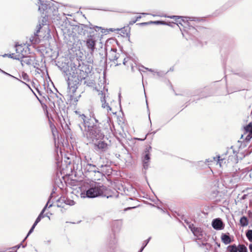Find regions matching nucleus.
Returning a JSON list of instances; mask_svg holds the SVG:
<instances>
[{
    "instance_id": "obj_56",
    "label": "nucleus",
    "mask_w": 252,
    "mask_h": 252,
    "mask_svg": "<svg viewBox=\"0 0 252 252\" xmlns=\"http://www.w3.org/2000/svg\"><path fill=\"white\" fill-rule=\"evenodd\" d=\"M141 16H138L137 17H136V19H135V21H137L138 20H139L140 19H141Z\"/></svg>"
},
{
    "instance_id": "obj_57",
    "label": "nucleus",
    "mask_w": 252,
    "mask_h": 252,
    "mask_svg": "<svg viewBox=\"0 0 252 252\" xmlns=\"http://www.w3.org/2000/svg\"><path fill=\"white\" fill-rule=\"evenodd\" d=\"M45 217H47L49 220H50V216H48V213H47L46 214H45Z\"/></svg>"
},
{
    "instance_id": "obj_51",
    "label": "nucleus",
    "mask_w": 252,
    "mask_h": 252,
    "mask_svg": "<svg viewBox=\"0 0 252 252\" xmlns=\"http://www.w3.org/2000/svg\"><path fill=\"white\" fill-rule=\"evenodd\" d=\"M41 220V219L39 217H37V218L36 219V220H35V222H36L37 223H38V222H40Z\"/></svg>"
},
{
    "instance_id": "obj_18",
    "label": "nucleus",
    "mask_w": 252,
    "mask_h": 252,
    "mask_svg": "<svg viewBox=\"0 0 252 252\" xmlns=\"http://www.w3.org/2000/svg\"><path fill=\"white\" fill-rule=\"evenodd\" d=\"M40 29H41V25H39V27L38 28L36 32H34V36H32L30 38V41L32 42V43L36 44L38 42L39 39L38 38V33L40 31Z\"/></svg>"
},
{
    "instance_id": "obj_40",
    "label": "nucleus",
    "mask_w": 252,
    "mask_h": 252,
    "mask_svg": "<svg viewBox=\"0 0 252 252\" xmlns=\"http://www.w3.org/2000/svg\"><path fill=\"white\" fill-rule=\"evenodd\" d=\"M0 72H1V73H3V74H4L6 75H7V76H9V77H11L14 78H15V79H16V77H15L13 76V75H12L10 74H9V73H8L6 72L5 71H4V70H2V69H0Z\"/></svg>"
},
{
    "instance_id": "obj_28",
    "label": "nucleus",
    "mask_w": 252,
    "mask_h": 252,
    "mask_svg": "<svg viewBox=\"0 0 252 252\" xmlns=\"http://www.w3.org/2000/svg\"><path fill=\"white\" fill-rule=\"evenodd\" d=\"M3 57H8L10 58L13 59L17 60H18V59H19V58H20L19 55H15V54H14V53L5 54L4 55H3Z\"/></svg>"
},
{
    "instance_id": "obj_11",
    "label": "nucleus",
    "mask_w": 252,
    "mask_h": 252,
    "mask_svg": "<svg viewBox=\"0 0 252 252\" xmlns=\"http://www.w3.org/2000/svg\"><path fill=\"white\" fill-rule=\"evenodd\" d=\"M120 54L119 53L117 52V49H111V51L109 53V59L110 61H112L116 63V66H118L121 64V63H116L117 62L118 59L120 57Z\"/></svg>"
},
{
    "instance_id": "obj_10",
    "label": "nucleus",
    "mask_w": 252,
    "mask_h": 252,
    "mask_svg": "<svg viewBox=\"0 0 252 252\" xmlns=\"http://www.w3.org/2000/svg\"><path fill=\"white\" fill-rule=\"evenodd\" d=\"M189 228L197 239L200 240L202 239L203 230L201 228L195 227L193 224H189Z\"/></svg>"
},
{
    "instance_id": "obj_43",
    "label": "nucleus",
    "mask_w": 252,
    "mask_h": 252,
    "mask_svg": "<svg viewBox=\"0 0 252 252\" xmlns=\"http://www.w3.org/2000/svg\"><path fill=\"white\" fill-rule=\"evenodd\" d=\"M202 245L205 246L206 247L207 250L210 249L212 247V245L210 244L207 243H202Z\"/></svg>"
},
{
    "instance_id": "obj_36",
    "label": "nucleus",
    "mask_w": 252,
    "mask_h": 252,
    "mask_svg": "<svg viewBox=\"0 0 252 252\" xmlns=\"http://www.w3.org/2000/svg\"><path fill=\"white\" fill-rule=\"evenodd\" d=\"M151 24H156V25H166V24L162 21H150Z\"/></svg>"
},
{
    "instance_id": "obj_62",
    "label": "nucleus",
    "mask_w": 252,
    "mask_h": 252,
    "mask_svg": "<svg viewBox=\"0 0 252 252\" xmlns=\"http://www.w3.org/2000/svg\"><path fill=\"white\" fill-rule=\"evenodd\" d=\"M119 102L121 103V94L120 93L119 94Z\"/></svg>"
},
{
    "instance_id": "obj_54",
    "label": "nucleus",
    "mask_w": 252,
    "mask_h": 252,
    "mask_svg": "<svg viewBox=\"0 0 252 252\" xmlns=\"http://www.w3.org/2000/svg\"><path fill=\"white\" fill-rule=\"evenodd\" d=\"M38 223H37L36 222H35L33 223V225H32V228H35V227L36 226V225Z\"/></svg>"
},
{
    "instance_id": "obj_48",
    "label": "nucleus",
    "mask_w": 252,
    "mask_h": 252,
    "mask_svg": "<svg viewBox=\"0 0 252 252\" xmlns=\"http://www.w3.org/2000/svg\"><path fill=\"white\" fill-rule=\"evenodd\" d=\"M216 244L217 246V248H215L214 252H219L218 250V248L220 247V243H218V242H216Z\"/></svg>"
},
{
    "instance_id": "obj_31",
    "label": "nucleus",
    "mask_w": 252,
    "mask_h": 252,
    "mask_svg": "<svg viewBox=\"0 0 252 252\" xmlns=\"http://www.w3.org/2000/svg\"><path fill=\"white\" fill-rule=\"evenodd\" d=\"M223 156V155H222L221 157L220 155L217 156L216 157L214 158V160H216L217 159L218 160V163H219L220 165L221 166V163L223 161V160L225 159L224 158H222Z\"/></svg>"
},
{
    "instance_id": "obj_47",
    "label": "nucleus",
    "mask_w": 252,
    "mask_h": 252,
    "mask_svg": "<svg viewBox=\"0 0 252 252\" xmlns=\"http://www.w3.org/2000/svg\"><path fill=\"white\" fill-rule=\"evenodd\" d=\"M16 79L18 80V81H19L21 83H22L24 84L25 85H26L28 87V88H29L30 89H31L33 92V91L32 90V89L31 88V87H30V85L29 84H27L26 83L23 82V81H22V80H21L20 79H19L17 78H16Z\"/></svg>"
},
{
    "instance_id": "obj_59",
    "label": "nucleus",
    "mask_w": 252,
    "mask_h": 252,
    "mask_svg": "<svg viewBox=\"0 0 252 252\" xmlns=\"http://www.w3.org/2000/svg\"><path fill=\"white\" fill-rule=\"evenodd\" d=\"M250 133H249L248 135L247 136V137H246V139L247 140H250V139H249V138H250Z\"/></svg>"
},
{
    "instance_id": "obj_53",
    "label": "nucleus",
    "mask_w": 252,
    "mask_h": 252,
    "mask_svg": "<svg viewBox=\"0 0 252 252\" xmlns=\"http://www.w3.org/2000/svg\"><path fill=\"white\" fill-rule=\"evenodd\" d=\"M249 248L251 252H252V243L249 245Z\"/></svg>"
},
{
    "instance_id": "obj_3",
    "label": "nucleus",
    "mask_w": 252,
    "mask_h": 252,
    "mask_svg": "<svg viewBox=\"0 0 252 252\" xmlns=\"http://www.w3.org/2000/svg\"><path fill=\"white\" fill-rule=\"evenodd\" d=\"M38 10L42 14L43 19L46 21L51 18L57 21L61 20L62 17L58 13L59 3L53 2L52 0H40L38 2Z\"/></svg>"
},
{
    "instance_id": "obj_1",
    "label": "nucleus",
    "mask_w": 252,
    "mask_h": 252,
    "mask_svg": "<svg viewBox=\"0 0 252 252\" xmlns=\"http://www.w3.org/2000/svg\"><path fill=\"white\" fill-rule=\"evenodd\" d=\"M75 113L78 115L76 120L78 121V126L82 131H86V134L84 133L89 142L97 141L98 140H101L104 137V134L101 131L99 124H93L91 125V119H87L86 116L79 114V112L76 111Z\"/></svg>"
},
{
    "instance_id": "obj_19",
    "label": "nucleus",
    "mask_w": 252,
    "mask_h": 252,
    "mask_svg": "<svg viewBox=\"0 0 252 252\" xmlns=\"http://www.w3.org/2000/svg\"><path fill=\"white\" fill-rule=\"evenodd\" d=\"M249 220L247 217L243 216L240 219V225L242 227H245L248 225Z\"/></svg>"
},
{
    "instance_id": "obj_64",
    "label": "nucleus",
    "mask_w": 252,
    "mask_h": 252,
    "mask_svg": "<svg viewBox=\"0 0 252 252\" xmlns=\"http://www.w3.org/2000/svg\"><path fill=\"white\" fill-rule=\"evenodd\" d=\"M94 119L96 123H98V121L97 119H96L95 118H94Z\"/></svg>"
},
{
    "instance_id": "obj_44",
    "label": "nucleus",
    "mask_w": 252,
    "mask_h": 252,
    "mask_svg": "<svg viewBox=\"0 0 252 252\" xmlns=\"http://www.w3.org/2000/svg\"><path fill=\"white\" fill-rule=\"evenodd\" d=\"M137 25H139L140 26H148L151 25L150 21L147 22H143L137 24Z\"/></svg>"
},
{
    "instance_id": "obj_2",
    "label": "nucleus",
    "mask_w": 252,
    "mask_h": 252,
    "mask_svg": "<svg viewBox=\"0 0 252 252\" xmlns=\"http://www.w3.org/2000/svg\"><path fill=\"white\" fill-rule=\"evenodd\" d=\"M63 73L68 85L66 96L68 99L72 101L73 103H76L80 95L76 96V91L82 80L80 78L77 72H76L72 68L70 70L69 69H64Z\"/></svg>"
},
{
    "instance_id": "obj_17",
    "label": "nucleus",
    "mask_w": 252,
    "mask_h": 252,
    "mask_svg": "<svg viewBox=\"0 0 252 252\" xmlns=\"http://www.w3.org/2000/svg\"><path fill=\"white\" fill-rule=\"evenodd\" d=\"M122 226V221L121 220H116L113 221L112 229L114 232L120 231Z\"/></svg>"
},
{
    "instance_id": "obj_33",
    "label": "nucleus",
    "mask_w": 252,
    "mask_h": 252,
    "mask_svg": "<svg viewBox=\"0 0 252 252\" xmlns=\"http://www.w3.org/2000/svg\"><path fill=\"white\" fill-rule=\"evenodd\" d=\"M61 200L64 201L66 204L69 205L70 206H72V205H74V204H75V202L73 200H70L69 199H66L65 200L61 199Z\"/></svg>"
},
{
    "instance_id": "obj_52",
    "label": "nucleus",
    "mask_w": 252,
    "mask_h": 252,
    "mask_svg": "<svg viewBox=\"0 0 252 252\" xmlns=\"http://www.w3.org/2000/svg\"><path fill=\"white\" fill-rule=\"evenodd\" d=\"M145 69L148 70L149 71H150L151 72H154V70H153L151 68H147V67H144Z\"/></svg>"
},
{
    "instance_id": "obj_32",
    "label": "nucleus",
    "mask_w": 252,
    "mask_h": 252,
    "mask_svg": "<svg viewBox=\"0 0 252 252\" xmlns=\"http://www.w3.org/2000/svg\"><path fill=\"white\" fill-rule=\"evenodd\" d=\"M84 84L86 85L87 86L92 87L94 85V83L93 80L90 79H87L86 80L84 81Z\"/></svg>"
},
{
    "instance_id": "obj_46",
    "label": "nucleus",
    "mask_w": 252,
    "mask_h": 252,
    "mask_svg": "<svg viewBox=\"0 0 252 252\" xmlns=\"http://www.w3.org/2000/svg\"><path fill=\"white\" fill-rule=\"evenodd\" d=\"M149 134H150V133H148L145 135V137H144V138H135V139H136L137 140H138V141H144V140L146 139V138H147V136H148Z\"/></svg>"
},
{
    "instance_id": "obj_6",
    "label": "nucleus",
    "mask_w": 252,
    "mask_h": 252,
    "mask_svg": "<svg viewBox=\"0 0 252 252\" xmlns=\"http://www.w3.org/2000/svg\"><path fill=\"white\" fill-rule=\"evenodd\" d=\"M101 30V32L105 33V30L101 27L94 26L89 23L88 25L79 24L75 25L73 28V32L81 35L87 36L88 37H95L94 32Z\"/></svg>"
},
{
    "instance_id": "obj_63",
    "label": "nucleus",
    "mask_w": 252,
    "mask_h": 252,
    "mask_svg": "<svg viewBox=\"0 0 252 252\" xmlns=\"http://www.w3.org/2000/svg\"><path fill=\"white\" fill-rule=\"evenodd\" d=\"M36 91H37V92H38V93L40 95H41V93H40V91L38 89H36Z\"/></svg>"
},
{
    "instance_id": "obj_34",
    "label": "nucleus",
    "mask_w": 252,
    "mask_h": 252,
    "mask_svg": "<svg viewBox=\"0 0 252 252\" xmlns=\"http://www.w3.org/2000/svg\"><path fill=\"white\" fill-rule=\"evenodd\" d=\"M150 239H151V237H149L148 239H147L144 241V242L143 243V246L141 248V249H140V250L138 252H142L143 251L145 247L147 245V244L149 242Z\"/></svg>"
},
{
    "instance_id": "obj_61",
    "label": "nucleus",
    "mask_w": 252,
    "mask_h": 252,
    "mask_svg": "<svg viewBox=\"0 0 252 252\" xmlns=\"http://www.w3.org/2000/svg\"><path fill=\"white\" fill-rule=\"evenodd\" d=\"M116 243V240H113L112 242V243H111L110 244V245H112V244H115Z\"/></svg>"
},
{
    "instance_id": "obj_27",
    "label": "nucleus",
    "mask_w": 252,
    "mask_h": 252,
    "mask_svg": "<svg viewBox=\"0 0 252 252\" xmlns=\"http://www.w3.org/2000/svg\"><path fill=\"white\" fill-rule=\"evenodd\" d=\"M52 193H52L51 194L50 196L48 198V201H47V203L46 204V205H45V206L42 209V211H44V212H45V211H46V210L47 209V208H50L52 207L53 203H51V204L49 205V204L50 203V201L51 200Z\"/></svg>"
},
{
    "instance_id": "obj_26",
    "label": "nucleus",
    "mask_w": 252,
    "mask_h": 252,
    "mask_svg": "<svg viewBox=\"0 0 252 252\" xmlns=\"http://www.w3.org/2000/svg\"><path fill=\"white\" fill-rule=\"evenodd\" d=\"M15 47L17 54H20L26 48L25 46L19 44H15Z\"/></svg>"
},
{
    "instance_id": "obj_8",
    "label": "nucleus",
    "mask_w": 252,
    "mask_h": 252,
    "mask_svg": "<svg viewBox=\"0 0 252 252\" xmlns=\"http://www.w3.org/2000/svg\"><path fill=\"white\" fill-rule=\"evenodd\" d=\"M94 148L96 151L102 153L108 149V145L105 142L100 140L94 144Z\"/></svg>"
},
{
    "instance_id": "obj_37",
    "label": "nucleus",
    "mask_w": 252,
    "mask_h": 252,
    "mask_svg": "<svg viewBox=\"0 0 252 252\" xmlns=\"http://www.w3.org/2000/svg\"><path fill=\"white\" fill-rule=\"evenodd\" d=\"M232 150V152L235 155V156H236V158H238V156H237V154H239V152H237L236 151H235L234 149H233V146H231L230 147V148L229 149H228L226 152L225 153V155H226L227 154V153H228L229 151V150Z\"/></svg>"
},
{
    "instance_id": "obj_22",
    "label": "nucleus",
    "mask_w": 252,
    "mask_h": 252,
    "mask_svg": "<svg viewBox=\"0 0 252 252\" xmlns=\"http://www.w3.org/2000/svg\"><path fill=\"white\" fill-rule=\"evenodd\" d=\"M101 101L102 108H106L108 111L111 110V108L109 106L108 103L106 102L105 96L101 98Z\"/></svg>"
},
{
    "instance_id": "obj_60",
    "label": "nucleus",
    "mask_w": 252,
    "mask_h": 252,
    "mask_svg": "<svg viewBox=\"0 0 252 252\" xmlns=\"http://www.w3.org/2000/svg\"><path fill=\"white\" fill-rule=\"evenodd\" d=\"M131 71L132 72L134 71V66H133V65L132 64L131 65Z\"/></svg>"
},
{
    "instance_id": "obj_49",
    "label": "nucleus",
    "mask_w": 252,
    "mask_h": 252,
    "mask_svg": "<svg viewBox=\"0 0 252 252\" xmlns=\"http://www.w3.org/2000/svg\"><path fill=\"white\" fill-rule=\"evenodd\" d=\"M129 60V58H125L124 60H123V63L126 65V63H127L128 62V61Z\"/></svg>"
},
{
    "instance_id": "obj_50",
    "label": "nucleus",
    "mask_w": 252,
    "mask_h": 252,
    "mask_svg": "<svg viewBox=\"0 0 252 252\" xmlns=\"http://www.w3.org/2000/svg\"><path fill=\"white\" fill-rule=\"evenodd\" d=\"M137 21H135V19L131 20L129 22V25H132L135 24Z\"/></svg>"
},
{
    "instance_id": "obj_45",
    "label": "nucleus",
    "mask_w": 252,
    "mask_h": 252,
    "mask_svg": "<svg viewBox=\"0 0 252 252\" xmlns=\"http://www.w3.org/2000/svg\"><path fill=\"white\" fill-rule=\"evenodd\" d=\"M44 212H45L44 211L42 210L38 217H39L41 219L44 218L45 217V214H44Z\"/></svg>"
},
{
    "instance_id": "obj_16",
    "label": "nucleus",
    "mask_w": 252,
    "mask_h": 252,
    "mask_svg": "<svg viewBox=\"0 0 252 252\" xmlns=\"http://www.w3.org/2000/svg\"><path fill=\"white\" fill-rule=\"evenodd\" d=\"M92 67L87 64H79L78 67L76 68L77 71H84L85 73H91Z\"/></svg>"
},
{
    "instance_id": "obj_12",
    "label": "nucleus",
    "mask_w": 252,
    "mask_h": 252,
    "mask_svg": "<svg viewBox=\"0 0 252 252\" xmlns=\"http://www.w3.org/2000/svg\"><path fill=\"white\" fill-rule=\"evenodd\" d=\"M212 226L213 228L217 230H220L224 228V224L222 220L220 218L214 219L212 221Z\"/></svg>"
},
{
    "instance_id": "obj_55",
    "label": "nucleus",
    "mask_w": 252,
    "mask_h": 252,
    "mask_svg": "<svg viewBox=\"0 0 252 252\" xmlns=\"http://www.w3.org/2000/svg\"><path fill=\"white\" fill-rule=\"evenodd\" d=\"M38 223H37L36 222H35L33 223V225H32V228H35V227L36 226V225Z\"/></svg>"
},
{
    "instance_id": "obj_14",
    "label": "nucleus",
    "mask_w": 252,
    "mask_h": 252,
    "mask_svg": "<svg viewBox=\"0 0 252 252\" xmlns=\"http://www.w3.org/2000/svg\"><path fill=\"white\" fill-rule=\"evenodd\" d=\"M84 167H85V170H86L87 171L89 172H98L100 173L98 170V168H97L95 165L92 164L91 163H90L87 160L86 164L84 165Z\"/></svg>"
},
{
    "instance_id": "obj_9",
    "label": "nucleus",
    "mask_w": 252,
    "mask_h": 252,
    "mask_svg": "<svg viewBox=\"0 0 252 252\" xmlns=\"http://www.w3.org/2000/svg\"><path fill=\"white\" fill-rule=\"evenodd\" d=\"M141 161L143 166V172L146 174V170L149 168L151 162V156L148 154H142Z\"/></svg>"
},
{
    "instance_id": "obj_5",
    "label": "nucleus",
    "mask_w": 252,
    "mask_h": 252,
    "mask_svg": "<svg viewBox=\"0 0 252 252\" xmlns=\"http://www.w3.org/2000/svg\"><path fill=\"white\" fill-rule=\"evenodd\" d=\"M171 19H174L176 22V25L180 28V25L183 27V30L185 32L188 34H191L195 36L198 32L197 30L195 28V25L193 23H191L192 21H198V19L195 17H182L179 16L173 15L168 16Z\"/></svg>"
},
{
    "instance_id": "obj_58",
    "label": "nucleus",
    "mask_w": 252,
    "mask_h": 252,
    "mask_svg": "<svg viewBox=\"0 0 252 252\" xmlns=\"http://www.w3.org/2000/svg\"><path fill=\"white\" fill-rule=\"evenodd\" d=\"M185 222L188 225V226L189 225V224H192L187 220H185Z\"/></svg>"
},
{
    "instance_id": "obj_13",
    "label": "nucleus",
    "mask_w": 252,
    "mask_h": 252,
    "mask_svg": "<svg viewBox=\"0 0 252 252\" xmlns=\"http://www.w3.org/2000/svg\"><path fill=\"white\" fill-rule=\"evenodd\" d=\"M35 59L33 56L29 55L27 57H24L19 61H20L22 65L23 66L25 64L31 65L33 63Z\"/></svg>"
},
{
    "instance_id": "obj_41",
    "label": "nucleus",
    "mask_w": 252,
    "mask_h": 252,
    "mask_svg": "<svg viewBox=\"0 0 252 252\" xmlns=\"http://www.w3.org/2000/svg\"><path fill=\"white\" fill-rule=\"evenodd\" d=\"M22 78L24 80H25L26 81H29V76L26 73H23L22 74Z\"/></svg>"
},
{
    "instance_id": "obj_20",
    "label": "nucleus",
    "mask_w": 252,
    "mask_h": 252,
    "mask_svg": "<svg viewBox=\"0 0 252 252\" xmlns=\"http://www.w3.org/2000/svg\"><path fill=\"white\" fill-rule=\"evenodd\" d=\"M76 72H77V74L79 76L80 78L82 80H85L87 77H88L89 73H85L84 71H77L76 68L74 70Z\"/></svg>"
},
{
    "instance_id": "obj_29",
    "label": "nucleus",
    "mask_w": 252,
    "mask_h": 252,
    "mask_svg": "<svg viewBox=\"0 0 252 252\" xmlns=\"http://www.w3.org/2000/svg\"><path fill=\"white\" fill-rule=\"evenodd\" d=\"M246 235L249 241L252 243V229H248L247 230Z\"/></svg>"
},
{
    "instance_id": "obj_25",
    "label": "nucleus",
    "mask_w": 252,
    "mask_h": 252,
    "mask_svg": "<svg viewBox=\"0 0 252 252\" xmlns=\"http://www.w3.org/2000/svg\"><path fill=\"white\" fill-rule=\"evenodd\" d=\"M245 130L247 132L250 133V138L251 139L252 138V123H250L245 127Z\"/></svg>"
},
{
    "instance_id": "obj_7",
    "label": "nucleus",
    "mask_w": 252,
    "mask_h": 252,
    "mask_svg": "<svg viewBox=\"0 0 252 252\" xmlns=\"http://www.w3.org/2000/svg\"><path fill=\"white\" fill-rule=\"evenodd\" d=\"M84 42L85 43V45L89 52L92 54L96 49V40L95 38L87 37Z\"/></svg>"
},
{
    "instance_id": "obj_30",
    "label": "nucleus",
    "mask_w": 252,
    "mask_h": 252,
    "mask_svg": "<svg viewBox=\"0 0 252 252\" xmlns=\"http://www.w3.org/2000/svg\"><path fill=\"white\" fill-rule=\"evenodd\" d=\"M238 252H248L247 248L243 244H239L238 247Z\"/></svg>"
},
{
    "instance_id": "obj_21",
    "label": "nucleus",
    "mask_w": 252,
    "mask_h": 252,
    "mask_svg": "<svg viewBox=\"0 0 252 252\" xmlns=\"http://www.w3.org/2000/svg\"><path fill=\"white\" fill-rule=\"evenodd\" d=\"M30 53L29 52V49L28 47H26V49H25L23 51L22 53H21L20 54H17V55H19V58L18 59V60H21L22 58H24V57H27L30 54Z\"/></svg>"
},
{
    "instance_id": "obj_24",
    "label": "nucleus",
    "mask_w": 252,
    "mask_h": 252,
    "mask_svg": "<svg viewBox=\"0 0 252 252\" xmlns=\"http://www.w3.org/2000/svg\"><path fill=\"white\" fill-rule=\"evenodd\" d=\"M117 30H119V29H117ZM120 31H121V33L126 34V36L129 37L130 36V28L128 26L126 27H124L121 28Z\"/></svg>"
},
{
    "instance_id": "obj_42",
    "label": "nucleus",
    "mask_w": 252,
    "mask_h": 252,
    "mask_svg": "<svg viewBox=\"0 0 252 252\" xmlns=\"http://www.w3.org/2000/svg\"><path fill=\"white\" fill-rule=\"evenodd\" d=\"M21 246H22V247H23V248H25V247H26V245H22V243H20V244H19L17 245V246H15V247H13L12 248H13V249H19V248Z\"/></svg>"
},
{
    "instance_id": "obj_35",
    "label": "nucleus",
    "mask_w": 252,
    "mask_h": 252,
    "mask_svg": "<svg viewBox=\"0 0 252 252\" xmlns=\"http://www.w3.org/2000/svg\"><path fill=\"white\" fill-rule=\"evenodd\" d=\"M151 149H152L151 146H149L145 148V149L144 150V151L142 154H148L149 155L151 156L150 151H151Z\"/></svg>"
},
{
    "instance_id": "obj_38",
    "label": "nucleus",
    "mask_w": 252,
    "mask_h": 252,
    "mask_svg": "<svg viewBox=\"0 0 252 252\" xmlns=\"http://www.w3.org/2000/svg\"><path fill=\"white\" fill-rule=\"evenodd\" d=\"M167 72H165L163 71H159L155 72V73L157 74V75L159 77L163 76L165 74H166L167 73Z\"/></svg>"
},
{
    "instance_id": "obj_39",
    "label": "nucleus",
    "mask_w": 252,
    "mask_h": 252,
    "mask_svg": "<svg viewBox=\"0 0 252 252\" xmlns=\"http://www.w3.org/2000/svg\"><path fill=\"white\" fill-rule=\"evenodd\" d=\"M34 228H32V226L31 228H30V230L29 231L26 237L25 238V239L23 240L22 241V243L24 242V241L26 239H27L28 238V237L33 231V230H34Z\"/></svg>"
},
{
    "instance_id": "obj_4",
    "label": "nucleus",
    "mask_w": 252,
    "mask_h": 252,
    "mask_svg": "<svg viewBox=\"0 0 252 252\" xmlns=\"http://www.w3.org/2000/svg\"><path fill=\"white\" fill-rule=\"evenodd\" d=\"M80 189L81 198H95L102 193L100 186L98 183L93 181L82 183Z\"/></svg>"
},
{
    "instance_id": "obj_23",
    "label": "nucleus",
    "mask_w": 252,
    "mask_h": 252,
    "mask_svg": "<svg viewBox=\"0 0 252 252\" xmlns=\"http://www.w3.org/2000/svg\"><path fill=\"white\" fill-rule=\"evenodd\" d=\"M226 250L228 252H238V248L235 244L229 245Z\"/></svg>"
},
{
    "instance_id": "obj_15",
    "label": "nucleus",
    "mask_w": 252,
    "mask_h": 252,
    "mask_svg": "<svg viewBox=\"0 0 252 252\" xmlns=\"http://www.w3.org/2000/svg\"><path fill=\"white\" fill-rule=\"evenodd\" d=\"M221 241L225 244L228 245L233 241V237L230 236L229 233H222L221 235Z\"/></svg>"
}]
</instances>
